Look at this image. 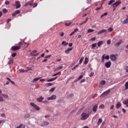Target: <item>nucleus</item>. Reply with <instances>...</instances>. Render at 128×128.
Segmentation results:
<instances>
[{
	"mask_svg": "<svg viewBox=\"0 0 128 128\" xmlns=\"http://www.w3.org/2000/svg\"><path fill=\"white\" fill-rule=\"evenodd\" d=\"M90 117V114L82 112L81 114L80 120H86L88 118Z\"/></svg>",
	"mask_w": 128,
	"mask_h": 128,
	"instance_id": "nucleus-1",
	"label": "nucleus"
},
{
	"mask_svg": "<svg viewBox=\"0 0 128 128\" xmlns=\"http://www.w3.org/2000/svg\"><path fill=\"white\" fill-rule=\"evenodd\" d=\"M120 4H122V2H120V1H116L115 3L113 4H112V6L114 8L113 10H116V8H118V6Z\"/></svg>",
	"mask_w": 128,
	"mask_h": 128,
	"instance_id": "nucleus-2",
	"label": "nucleus"
},
{
	"mask_svg": "<svg viewBox=\"0 0 128 128\" xmlns=\"http://www.w3.org/2000/svg\"><path fill=\"white\" fill-rule=\"evenodd\" d=\"M22 47L20 46H12L11 48L12 50L16 51L18 50H20Z\"/></svg>",
	"mask_w": 128,
	"mask_h": 128,
	"instance_id": "nucleus-3",
	"label": "nucleus"
},
{
	"mask_svg": "<svg viewBox=\"0 0 128 128\" xmlns=\"http://www.w3.org/2000/svg\"><path fill=\"white\" fill-rule=\"evenodd\" d=\"M110 90H108L106 92L102 93L101 94V96H103V98H104V96H108V94H110Z\"/></svg>",
	"mask_w": 128,
	"mask_h": 128,
	"instance_id": "nucleus-4",
	"label": "nucleus"
},
{
	"mask_svg": "<svg viewBox=\"0 0 128 128\" xmlns=\"http://www.w3.org/2000/svg\"><path fill=\"white\" fill-rule=\"evenodd\" d=\"M30 105L31 106L34 108H36V110H40V107H38V106L36 105L34 103L31 102Z\"/></svg>",
	"mask_w": 128,
	"mask_h": 128,
	"instance_id": "nucleus-5",
	"label": "nucleus"
},
{
	"mask_svg": "<svg viewBox=\"0 0 128 128\" xmlns=\"http://www.w3.org/2000/svg\"><path fill=\"white\" fill-rule=\"evenodd\" d=\"M56 96L52 95L50 97L48 98L47 100H56Z\"/></svg>",
	"mask_w": 128,
	"mask_h": 128,
	"instance_id": "nucleus-6",
	"label": "nucleus"
},
{
	"mask_svg": "<svg viewBox=\"0 0 128 128\" xmlns=\"http://www.w3.org/2000/svg\"><path fill=\"white\" fill-rule=\"evenodd\" d=\"M104 58H106V60H110V56H106V54H104L102 56V62H104Z\"/></svg>",
	"mask_w": 128,
	"mask_h": 128,
	"instance_id": "nucleus-7",
	"label": "nucleus"
},
{
	"mask_svg": "<svg viewBox=\"0 0 128 128\" xmlns=\"http://www.w3.org/2000/svg\"><path fill=\"white\" fill-rule=\"evenodd\" d=\"M112 66V62H108L105 64V66L107 68H110V66Z\"/></svg>",
	"mask_w": 128,
	"mask_h": 128,
	"instance_id": "nucleus-8",
	"label": "nucleus"
},
{
	"mask_svg": "<svg viewBox=\"0 0 128 128\" xmlns=\"http://www.w3.org/2000/svg\"><path fill=\"white\" fill-rule=\"evenodd\" d=\"M107 32L106 29H104V30H100L97 33V34H98V36H100V35L102 34H104V32Z\"/></svg>",
	"mask_w": 128,
	"mask_h": 128,
	"instance_id": "nucleus-9",
	"label": "nucleus"
},
{
	"mask_svg": "<svg viewBox=\"0 0 128 128\" xmlns=\"http://www.w3.org/2000/svg\"><path fill=\"white\" fill-rule=\"evenodd\" d=\"M32 4H34V2H32V1H28L24 5V6H32Z\"/></svg>",
	"mask_w": 128,
	"mask_h": 128,
	"instance_id": "nucleus-10",
	"label": "nucleus"
},
{
	"mask_svg": "<svg viewBox=\"0 0 128 128\" xmlns=\"http://www.w3.org/2000/svg\"><path fill=\"white\" fill-rule=\"evenodd\" d=\"M16 8H20L21 6L20 2V1H16Z\"/></svg>",
	"mask_w": 128,
	"mask_h": 128,
	"instance_id": "nucleus-11",
	"label": "nucleus"
},
{
	"mask_svg": "<svg viewBox=\"0 0 128 128\" xmlns=\"http://www.w3.org/2000/svg\"><path fill=\"white\" fill-rule=\"evenodd\" d=\"M20 14V10H16L14 12H13L12 16H14L16 14Z\"/></svg>",
	"mask_w": 128,
	"mask_h": 128,
	"instance_id": "nucleus-12",
	"label": "nucleus"
},
{
	"mask_svg": "<svg viewBox=\"0 0 128 128\" xmlns=\"http://www.w3.org/2000/svg\"><path fill=\"white\" fill-rule=\"evenodd\" d=\"M72 48H68L67 50H65L64 52L66 54H70V52H72Z\"/></svg>",
	"mask_w": 128,
	"mask_h": 128,
	"instance_id": "nucleus-13",
	"label": "nucleus"
},
{
	"mask_svg": "<svg viewBox=\"0 0 128 128\" xmlns=\"http://www.w3.org/2000/svg\"><path fill=\"white\" fill-rule=\"evenodd\" d=\"M110 58L112 60L114 61L116 60V55L112 54L110 56Z\"/></svg>",
	"mask_w": 128,
	"mask_h": 128,
	"instance_id": "nucleus-14",
	"label": "nucleus"
},
{
	"mask_svg": "<svg viewBox=\"0 0 128 128\" xmlns=\"http://www.w3.org/2000/svg\"><path fill=\"white\" fill-rule=\"evenodd\" d=\"M122 40H120L118 42L114 44V46H116V48H118V46H120V44H122Z\"/></svg>",
	"mask_w": 128,
	"mask_h": 128,
	"instance_id": "nucleus-15",
	"label": "nucleus"
},
{
	"mask_svg": "<svg viewBox=\"0 0 128 128\" xmlns=\"http://www.w3.org/2000/svg\"><path fill=\"white\" fill-rule=\"evenodd\" d=\"M122 106V103L120 102H118L116 104V108L118 109Z\"/></svg>",
	"mask_w": 128,
	"mask_h": 128,
	"instance_id": "nucleus-16",
	"label": "nucleus"
},
{
	"mask_svg": "<svg viewBox=\"0 0 128 128\" xmlns=\"http://www.w3.org/2000/svg\"><path fill=\"white\" fill-rule=\"evenodd\" d=\"M50 124V123L47 122H44L41 124L42 126H48Z\"/></svg>",
	"mask_w": 128,
	"mask_h": 128,
	"instance_id": "nucleus-17",
	"label": "nucleus"
},
{
	"mask_svg": "<svg viewBox=\"0 0 128 128\" xmlns=\"http://www.w3.org/2000/svg\"><path fill=\"white\" fill-rule=\"evenodd\" d=\"M88 18H86V20L80 24V26H82L84 24H86L88 22Z\"/></svg>",
	"mask_w": 128,
	"mask_h": 128,
	"instance_id": "nucleus-18",
	"label": "nucleus"
},
{
	"mask_svg": "<svg viewBox=\"0 0 128 128\" xmlns=\"http://www.w3.org/2000/svg\"><path fill=\"white\" fill-rule=\"evenodd\" d=\"M56 78H58V77H55V78H53L51 79H49L47 80V82H54V80H56Z\"/></svg>",
	"mask_w": 128,
	"mask_h": 128,
	"instance_id": "nucleus-19",
	"label": "nucleus"
},
{
	"mask_svg": "<svg viewBox=\"0 0 128 128\" xmlns=\"http://www.w3.org/2000/svg\"><path fill=\"white\" fill-rule=\"evenodd\" d=\"M44 98L43 97H41L40 98H38L37 102H42V100H44Z\"/></svg>",
	"mask_w": 128,
	"mask_h": 128,
	"instance_id": "nucleus-20",
	"label": "nucleus"
},
{
	"mask_svg": "<svg viewBox=\"0 0 128 128\" xmlns=\"http://www.w3.org/2000/svg\"><path fill=\"white\" fill-rule=\"evenodd\" d=\"M123 104L126 106V108H128V99L123 101Z\"/></svg>",
	"mask_w": 128,
	"mask_h": 128,
	"instance_id": "nucleus-21",
	"label": "nucleus"
},
{
	"mask_svg": "<svg viewBox=\"0 0 128 128\" xmlns=\"http://www.w3.org/2000/svg\"><path fill=\"white\" fill-rule=\"evenodd\" d=\"M96 110H98V105L96 104L94 106L92 110H93V112H96Z\"/></svg>",
	"mask_w": 128,
	"mask_h": 128,
	"instance_id": "nucleus-22",
	"label": "nucleus"
},
{
	"mask_svg": "<svg viewBox=\"0 0 128 128\" xmlns=\"http://www.w3.org/2000/svg\"><path fill=\"white\" fill-rule=\"evenodd\" d=\"M102 122V118H100L98 119V120L97 122V126H100V124Z\"/></svg>",
	"mask_w": 128,
	"mask_h": 128,
	"instance_id": "nucleus-23",
	"label": "nucleus"
},
{
	"mask_svg": "<svg viewBox=\"0 0 128 128\" xmlns=\"http://www.w3.org/2000/svg\"><path fill=\"white\" fill-rule=\"evenodd\" d=\"M2 96L3 97H4V98H5V100H8L9 97L8 94H2Z\"/></svg>",
	"mask_w": 128,
	"mask_h": 128,
	"instance_id": "nucleus-24",
	"label": "nucleus"
},
{
	"mask_svg": "<svg viewBox=\"0 0 128 128\" xmlns=\"http://www.w3.org/2000/svg\"><path fill=\"white\" fill-rule=\"evenodd\" d=\"M106 84V82L104 80H102L100 82V84H101V86H104Z\"/></svg>",
	"mask_w": 128,
	"mask_h": 128,
	"instance_id": "nucleus-25",
	"label": "nucleus"
},
{
	"mask_svg": "<svg viewBox=\"0 0 128 128\" xmlns=\"http://www.w3.org/2000/svg\"><path fill=\"white\" fill-rule=\"evenodd\" d=\"M96 44H97L96 43H94V44H92L91 45V48H92V50H94V48H96Z\"/></svg>",
	"mask_w": 128,
	"mask_h": 128,
	"instance_id": "nucleus-26",
	"label": "nucleus"
},
{
	"mask_svg": "<svg viewBox=\"0 0 128 128\" xmlns=\"http://www.w3.org/2000/svg\"><path fill=\"white\" fill-rule=\"evenodd\" d=\"M102 44H104V42H102V41H100V42H98L97 43L98 46V48H100V46H102Z\"/></svg>",
	"mask_w": 128,
	"mask_h": 128,
	"instance_id": "nucleus-27",
	"label": "nucleus"
},
{
	"mask_svg": "<svg viewBox=\"0 0 128 128\" xmlns=\"http://www.w3.org/2000/svg\"><path fill=\"white\" fill-rule=\"evenodd\" d=\"M40 78H42L40 77L35 78L33 80L32 82H38V80H40Z\"/></svg>",
	"mask_w": 128,
	"mask_h": 128,
	"instance_id": "nucleus-28",
	"label": "nucleus"
},
{
	"mask_svg": "<svg viewBox=\"0 0 128 128\" xmlns=\"http://www.w3.org/2000/svg\"><path fill=\"white\" fill-rule=\"evenodd\" d=\"M4 100V96L2 94L0 95V102H2Z\"/></svg>",
	"mask_w": 128,
	"mask_h": 128,
	"instance_id": "nucleus-29",
	"label": "nucleus"
},
{
	"mask_svg": "<svg viewBox=\"0 0 128 128\" xmlns=\"http://www.w3.org/2000/svg\"><path fill=\"white\" fill-rule=\"evenodd\" d=\"M88 58H86L84 61V64H88Z\"/></svg>",
	"mask_w": 128,
	"mask_h": 128,
	"instance_id": "nucleus-30",
	"label": "nucleus"
},
{
	"mask_svg": "<svg viewBox=\"0 0 128 128\" xmlns=\"http://www.w3.org/2000/svg\"><path fill=\"white\" fill-rule=\"evenodd\" d=\"M14 64V60L10 58L8 62V64Z\"/></svg>",
	"mask_w": 128,
	"mask_h": 128,
	"instance_id": "nucleus-31",
	"label": "nucleus"
},
{
	"mask_svg": "<svg viewBox=\"0 0 128 128\" xmlns=\"http://www.w3.org/2000/svg\"><path fill=\"white\" fill-rule=\"evenodd\" d=\"M94 32V30H93V29L89 28L88 30V33Z\"/></svg>",
	"mask_w": 128,
	"mask_h": 128,
	"instance_id": "nucleus-32",
	"label": "nucleus"
},
{
	"mask_svg": "<svg viewBox=\"0 0 128 128\" xmlns=\"http://www.w3.org/2000/svg\"><path fill=\"white\" fill-rule=\"evenodd\" d=\"M62 68H64V66H60L56 68V70H62Z\"/></svg>",
	"mask_w": 128,
	"mask_h": 128,
	"instance_id": "nucleus-33",
	"label": "nucleus"
},
{
	"mask_svg": "<svg viewBox=\"0 0 128 128\" xmlns=\"http://www.w3.org/2000/svg\"><path fill=\"white\" fill-rule=\"evenodd\" d=\"M128 16H127V18L124 20L123 24H128Z\"/></svg>",
	"mask_w": 128,
	"mask_h": 128,
	"instance_id": "nucleus-34",
	"label": "nucleus"
},
{
	"mask_svg": "<svg viewBox=\"0 0 128 128\" xmlns=\"http://www.w3.org/2000/svg\"><path fill=\"white\" fill-rule=\"evenodd\" d=\"M62 45H64V46H68V43L66 42V41H63L62 42Z\"/></svg>",
	"mask_w": 128,
	"mask_h": 128,
	"instance_id": "nucleus-35",
	"label": "nucleus"
},
{
	"mask_svg": "<svg viewBox=\"0 0 128 128\" xmlns=\"http://www.w3.org/2000/svg\"><path fill=\"white\" fill-rule=\"evenodd\" d=\"M112 30H114V28H109L108 29V32H112Z\"/></svg>",
	"mask_w": 128,
	"mask_h": 128,
	"instance_id": "nucleus-36",
	"label": "nucleus"
},
{
	"mask_svg": "<svg viewBox=\"0 0 128 128\" xmlns=\"http://www.w3.org/2000/svg\"><path fill=\"white\" fill-rule=\"evenodd\" d=\"M62 74V72H57L56 74H53L52 76H58V74Z\"/></svg>",
	"mask_w": 128,
	"mask_h": 128,
	"instance_id": "nucleus-37",
	"label": "nucleus"
},
{
	"mask_svg": "<svg viewBox=\"0 0 128 128\" xmlns=\"http://www.w3.org/2000/svg\"><path fill=\"white\" fill-rule=\"evenodd\" d=\"M125 89L128 90V82H126L125 84Z\"/></svg>",
	"mask_w": 128,
	"mask_h": 128,
	"instance_id": "nucleus-38",
	"label": "nucleus"
},
{
	"mask_svg": "<svg viewBox=\"0 0 128 128\" xmlns=\"http://www.w3.org/2000/svg\"><path fill=\"white\" fill-rule=\"evenodd\" d=\"M30 116V114H26L24 116L25 118H28Z\"/></svg>",
	"mask_w": 128,
	"mask_h": 128,
	"instance_id": "nucleus-39",
	"label": "nucleus"
},
{
	"mask_svg": "<svg viewBox=\"0 0 128 128\" xmlns=\"http://www.w3.org/2000/svg\"><path fill=\"white\" fill-rule=\"evenodd\" d=\"M72 24V22H70L68 23H65L66 26H70Z\"/></svg>",
	"mask_w": 128,
	"mask_h": 128,
	"instance_id": "nucleus-40",
	"label": "nucleus"
},
{
	"mask_svg": "<svg viewBox=\"0 0 128 128\" xmlns=\"http://www.w3.org/2000/svg\"><path fill=\"white\" fill-rule=\"evenodd\" d=\"M112 2H114V0H110L108 2V4L110 5V4H112Z\"/></svg>",
	"mask_w": 128,
	"mask_h": 128,
	"instance_id": "nucleus-41",
	"label": "nucleus"
},
{
	"mask_svg": "<svg viewBox=\"0 0 128 128\" xmlns=\"http://www.w3.org/2000/svg\"><path fill=\"white\" fill-rule=\"evenodd\" d=\"M83 60H84V58H82L79 61L80 64H82V62Z\"/></svg>",
	"mask_w": 128,
	"mask_h": 128,
	"instance_id": "nucleus-42",
	"label": "nucleus"
},
{
	"mask_svg": "<svg viewBox=\"0 0 128 128\" xmlns=\"http://www.w3.org/2000/svg\"><path fill=\"white\" fill-rule=\"evenodd\" d=\"M106 16H108V12H106L104 13L101 16V18H102V17Z\"/></svg>",
	"mask_w": 128,
	"mask_h": 128,
	"instance_id": "nucleus-43",
	"label": "nucleus"
},
{
	"mask_svg": "<svg viewBox=\"0 0 128 128\" xmlns=\"http://www.w3.org/2000/svg\"><path fill=\"white\" fill-rule=\"evenodd\" d=\"M36 52H38V51L36 50H34L30 53V54H36Z\"/></svg>",
	"mask_w": 128,
	"mask_h": 128,
	"instance_id": "nucleus-44",
	"label": "nucleus"
},
{
	"mask_svg": "<svg viewBox=\"0 0 128 128\" xmlns=\"http://www.w3.org/2000/svg\"><path fill=\"white\" fill-rule=\"evenodd\" d=\"M82 78H84V76L80 75V76H79V77L78 78V80H82Z\"/></svg>",
	"mask_w": 128,
	"mask_h": 128,
	"instance_id": "nucleus-45",
	"label": "nucleus"
},
{
	"mask_svg": "<svg viewBox=\"0 0 128 128\" xmlns=\"http://www.w3.org/2000/svg\"><path fill=\"white\" fill-rule=\"evenodd\" d=\"M78 65H76L73 68H72V70H74L76 68H78Z\"/></svg>",
	"mask_w": 128,
	"mask_h": 128,
	"instance_id": "nucleus-46",
	"label": "nucleus"
},
{
	"mask_svg": "<svg viewBox=\"0 0 128 128\" xmlns=\"http://www.w3.org/2000/svg\"><path fill=\"white\" fill-rule=\"evenodd\" d=\"M56 90V88H52L50 90V92H54V90Z\"/></svg>",
	"mask_w": 128,
	"mask_h": 128,
	"instance_id": "nucleus-47",
	"label": "nucleus"
},
{
	"mask_svg": "<svg viewBox=\"0 0 128 128\" xmlns=\"http://www.w3.org/2000/svg\"><path fill=\"white\" fill-rule=\"evenodd\" d=\"M125 70H126V72H128V66H126Z\"/></svg>",
	"mask_w": 128,
	"mask_h": 128,
	"instance_id": "nucleus-48",
	"label": "nucleus"
},
{
	"mask_svg": "<svg viewBox=\"0 0 128 128\" xmlns=\"http://www.w3.org/2000/svg\"><path fill=\"white\" fill-rule=\"evenodd\" d=\"M2 12L4 14H6V12H8V10L6 8H4L2 10Z\"/></svg>",
	"mask_w": 128,
	"mask_h": 128,
	"instance_id": "nucleus-49",
	"label": "nucleus"
},
{
	"mask_svg": "<svg viewBox=\"0 0 128 128\" xmlns=\"http://www.w3.org/2000/svg\"><path fill=\"white\" fill-rule=\"evenodd\" d=\"M27 70H26V72H28V70H32V68L30 67H26Z\"/></svg>",
	"mask_w": 128,
	"mask_h": 128,
	"instance_id": "nucleus-50",
	"label": "nucleus"
},
{
	"mask_svg": "<svg viewBox=\"0 0 128 128\" xmlns=\"http://www.w3.org/2000/svg\"><path fill=\"white\" fill-rule=\"evenodd\" d=\"M32 6L33 8H36V6H38V3H35L34 4H32Z\"/></svg>",
	"mask_w": 128,
	"mask_h": 128,
	"instance_id": "nucleus-51",
	"label": "nucleus"
},
{
	"mask_svg": "<svg viewBox=\"0 0 128 128\" xmlns=\"http://www.w3.org/2000/svg\"><path fill=\"white\" fill-rule=\"evenodd\" d=\"M12 58H15V56H16V53H13L12 54Z\"/></svg>",
	"mask_w": 128,
	"mask_h": 128,
	"instance_id": "nucleus-52",
	"label": "nucleus"
},
{
	"mask_svg": "<svg viewBox=\"0 0 128 128\" xmlns=\"http://www.w3.org/2000/svg\"><path fill=\"white\" fill-rule=\"evenodd\" d=\"M39 54H32L31 56H38Z\"/></svg>",
	"mask_w": 128,
	"mask_h": 128,
	"instance_id": "nucleus-53",
	"label": "nucleus"
},
{
	"mask_svg": "<svg viewBox=\"0 0 128 128\" xmlns=\"http://www.w3.org/2000/svg\"><path fill=\"white\" fill-rule=\"evenodd\" d=\"M94 72H92L90 74V78H92V76H94Z\"/></svg>",
	"mask_w": 128,
	"mask_h": 128,
	"instance_id": "nucleus-54",
	"label": "nucleus"
},
{
	"mask_svg": "<svg viewBox=\"0 0 128 128\" xmlns=\"http://www.w3.org/2000/svg\"><path fill=\"white\" fill-rule=\"evenodd\" d=\"M112 44V42L110 41V40H108L107 44Z\"/></svg>",
	"mask_w": 128,
	"mask_h": 128,
	"instance_id": "nucleus-55",
	"label": "nucleus"
},
{
	"mask_svg": "<svg viewBox=\"0 0 128 128\" xmlns=\"http://www.w3.org/2000/svg\"><path fill=\"white\" fill-rule=\"evenodd\" d=\"M86 82V79H82V80L80 81V84H82V82Z\"/></svg>",
	"mask_w": 128,
	"mask_h": 128,
	"instance_id": "nucleus-56",
	"label": "nucleus"
},
{
	"mask_svg": "<svg viewBox=\"0 0 128 128\" xmlns=\"http://www.w3.org/2000/svg\"><path fill=\"white\" fill-rule=\"evenodd\" d=\"M50 56H52V55L47 56L44 57V58H50Z\"/></svg>",
	"mask_w": 128,
	"mask_h": 128,
	"instance_id": "nucleus-57",
	"label": "nucleus"
},
{
	"mask_svg": "<svg viewBox=\"0 0 128 128\" xmlns=\"http://www.w3.org/2000/svg\"><path fill=\"white\" fill-rule=\"evenodd\" d=\"M10 2L8 1H6L5 2V4H6V6H8V4H10Z\"/></svg>",
	"mask_w": 128,
	"mask_h": 128,
	"instance_id": "nucleus-58",
	"label": "nucleus"
},
{
	"mask_svg": "<svg viewBox=\"0 0 128 128\" xmlns=\"http://www.w3.org/2000/svg\"><path fill=\"white\" fill-rule=\"evenodd\" d=\"M100 108H104V104H101L100 106Z\"/></svg>",
	"mask_w": 128,
	"mask_h": 128,
	"instance_id": "nucleus-59",
	"label": "nucleus"
},
{
	"mask_svg": "<svg viewBox=\"0 0 128 128\" xmlns=\"http://www.w3.org/2000/svg\"><path fill=\"white\" fill-rule=\"evenodd\" d=\"M20 72H26V70H22V69H20L19 70Z\"/></svg>",
	"mask_w": 128,
	"mask_h": 128,
	"instance_id": "nucleus-60",
	"label": "nucleus"
},
{
	"mask_svg": "<svg viewBox=\"0 0 128 128\" xmlns=\"http://www.w3.org/2000/svg\"><path fill=\"white\" fill-rule=\"evenodd\" d=\"M96 40V38L94 37V38H92L90 40L94 41V40Z\"/></svg>",
	"mask_w": 128,
	"mask_h": 128,
	"instance_id": "nucleus-61",
	"label": "nucleus"
},
{
	"mask_svg": "<svg viewBox=\"0 0 128 128\" xmlns=\"http://www.w3.org/2000/svg\"><path fill=\"white\" fill-rule=\"evenodd\" d=\"M4 120H0V124H4Z\"/></svg>",
	"mask_w": 128,
	"mask_h": 128,
	"instance_id": "nucleus-62",
	"label": "nucleus"
},
{
	"mask_svg": "<svg viewBox=\"0 0 128 128\" xmlns=\"http://www.w3.org/2000/svg\"><path fill=\"white\" fill-rule=\"evenodd\" d=\"M60 36H64V32H62Z\"/></svg>",
	"mask_w": 128,
	"mask_h": 128,
	"instance_id": "nucleus-63",
	"label": "nucleus"
},
{
	"mask_svg": "<svg viewBox=\"0 0 128 128\" xmlns=\"http://www.w3.org/2000/svg\"><path fill=\"white\" fill-rule=\"evenodd\" d=\"M78 28H76V29H74V32H78Z\"/></svg>",
	"mask_w": 128,
	"mask_h": 128,
	"instance_id": "nucleus-64",
	"label": "nucleus"
}]
</instances>
